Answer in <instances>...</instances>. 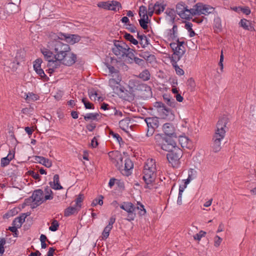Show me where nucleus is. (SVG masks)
I'll return each mask as SVG.
<instances>
[{"instance_id": "nucleus-64", "label": "nucleus", "mask_w": 256, "mask_h": 256, "mask_svg": "<svg viewBox=\"0 0 256 256\" xmlns=\"http://www.w3.org/2000/svg\"><path fill=\"white\" fill-rule=\"evenodd\" d=\"M28 173L30 176H32L35 180H40V176L38 172H36L33 170L28 171Z\"/></svg>"}, {"instance_id": "nucleus-19", "label": "nucleus", "mask_w": 256, "mask_h": 256, "mask_svg": "<svg viewBox=\"0 0 256 256\" xmlns=\"http://www.w3.org/2000/svg\"><path fill=\"white\" fill-rule=\"evenodd\" d=\"M49 184L52 188L55 190H59L62 188V186L60 184V177L58 174L54 175V181L50 182Z\"/></svg>"}, {"instance_id": "nucleus-32", "label": "nucleus", "mask_w": 256, "mask_h": 256, "mask_svg": "<svg viewBox=\"0 0 256 256\" xmlns=\"http://www.w3.org/2000/svg\"><path fill=\"white\" fill-rule=\"evenodd\" d=\"M44 194L45 196V200H52L54 198L53 192L52 190L48 186H46L44 188Z\"/></svg>"}, {"instance_id": "nucleus-44", "label": "nucleus", "mask_w": 256, "mask_h": 256, "mask_svg": "<svg viewBox=\"0 0 256 256\" xmlns=\"http://www.w3.org/2000/svg\"><path fill=\"white\" fill-rule=\"evenodd\" d=\"M110 1L100 2L98 4L97 6L100 8L109 10L110 6Z\"/></svg>"}, {"instance_id": "nucleus-22", "label": "nucleus", "mask_w": 256, "mask_h": 256, "mask_svg": "<svg viewBox=\"0 0 256 256\" xmlns=\"http://www.w3.org/2000/svg\"><path fill=\"white\" fill-rule=\"evenodd\" d=\"M14 158V152L12 154L11 151L9 152L8 156L4 158H2L0 160V166L4 168L10 164V162Z\"/></svg>"}, {"instance_id": "nucleus-52", "label": "nucleus", "mask_w": 256, "mask_h": 256, "mask_svg": "<svg viewBox=\"0 0 256 256\" xmlns=\"http://www.w3.org/2000/svg\"><path fill=\"white\" fill-rule=\"evenodd\" d=\"M206 234V232L202 230H200L198 233L194 236V238L195 240L200 241L202 238L204 237Z\"/></svg>"}, {"instance_id": "nucleus-57", "label": "nucleus", "mask_w": 256, "mask_h": 256, "mask_svg": "<svg viewBox=\"0 0 256 256\" xmlns=\"http://www.w3.org/2000/svg\"><path fill=\"white\" fill-rule=\"evenodd\" d=\"M125 56L128 58V62L130 64L132 63V60L135 58L136 56H135L134 53L132 52H126V54L125 55Z\"/></svg>"}, {"instance_id": "nucleus-6", "label": "nucleus", "mask_w": 256, "mask_h": 256, "mask_svg": "<svg viewBox=\"0 0 256 256\" xmlns=\"http://www.w3.org/2000/svg\"><path fill=\"white\" fill-rule=\"evenodd\" d=\"M129 49L128 46L123 41L114 40V46L112 50V52L118 58H124Z\"/></svg>"}, {"instance_id": "nucleus-53", "label": "nucleus", "mask_w": 256, "mask_h": 256, "mask_svg": "<svg viewBox=\"0 0 256 256\" xmlns=\"http://www.w3.org/2000/svg\"><path fill=\"white\" fill-rule=\"evenodd\" d=\"M186 84L190 88L192 91L194 89L196 86L194 78H188L187 80Z\"/></svg>"}, {"instance_id": "nucleus-55", "label": "nucleus", "mask_w": 256, "mask_h": 256, "mask_svg": "<svg viewBox=\"0 0 256 256\" xmlns=\"http://www.w3.org/2000/svg\"><path fill=\"white\" fill-rule=\"evenodd\" d=\"M196 171L194 169L190 168L188 171V180H192L196 178Z\"/></svg>"}, {"instance_id": "nucleus-14", "label": "nucleus", "mask_w": 256, "mask_h": 256, "mask_svg": "<svg viewBox=\"0 0 256 256\" xmlns=\"http://www.w3.org/2000/svg\"><path fill=\"white\" fill-rule=\"evenodd\" d=\"M216 12L215 8L210 5L204 4L200 2L199 15L204 14L208 16L210 14H214Z\"/></svg>"}, {"instance_id": "nucleus-29", "label": "nucleus", "mask_w": 256, "mask_h": 256, "mask_svg": "<svg viewBox=\"0 0 256 256\" xmlns=\"http://www.w3.org/2000/svg\"><path fill=\"white\" fill-rule=\"evenodd\" d=\"M137 38L138 39L140 44L142 48H144L149 44L148 40L144 34H140L139 32H138Z\"/></svg>"}, {"instance_id": "nucleus-54", "label": "nucleus", "mask_w": 256, "mask_h": 256, "mask_svg": "<svg viewBox=\"0 0 256 256\" xmlns=\"http://www.w3.org/2000/svg\"><path fill=\"white\" fill-rule=\"evenodd\" d=\"M6 243V239L4 238H0V256L4 253V246Z\"/></svg>"}, {"instance_id": "nucleus-43", "label": "nucleus", "mask_w": 256, "mask_h": 256, "mask_svg": "<svg viewBox=\"0 0 256 256\" xmlns=\"http://www.w3.org/2000/svg\"><path fill=\"white\" fill-rule=\"evenodd\" d=\"M138 14L140 18H148L146 8L144 6H142L140 7Z\"/></svg>"}, {"instance_id": "nucleus-5", "label": "nucleus", "mask_w": 256, "mask_h": 256, "mask_svg": "<svg viewBox=\"0 0 256 256\" xmlns=\"http://www.w3.org/2000/svg\"><path fill=\"white\" fill-rule=\"evenodd\" d=\"M166 158L170 164L174 168H176L180 164V160L182 156V150L178 146H176L172 150L168 151Z\"/></svg>"}, {"instance_id": "nucleus-3", "label": "nucleus", "mask_w": 256, "mask_h": 256, "mask_svg": "<svg viewBox=\"0 0 256 256\" xmlns=\"http://www.w3.org/2000/svg\"><path fill=\"white\" fill-rule=\"evenodd\" d=\"M155 160L148 159L145 163L143 169V180L146 186L145 188H149V184H152L155 180L156 174Z\"/></svg>"}, {"instance_id": "nucleus-56", "label": "nucleus", "mask_w": 256, "mask_h": 256, "mask_svg": "<svg viewBox=\"0 0 256 256\" xmlns=\"http://www.w3.org/2000/svg\"><path fill=\"white\" fill-rule=\"evenodd\" d=\"M84 198V196L83 194H79L78 197L76 198V206H78L80 208H81L80 203L83 201Z\"/></svg>"}, {"instance_id": "nucleus-21", "label": "nucleus", "mask_w": 256, "mask_h": 256, "mask_svg": "<svg viewBox=\"0 0 256 256\" xmlns=\"http://www.w3.org/2000/svg\"><path fill=\"white\" fill-rule=\"evenodd\" d=\"M34 158L36 162L42 164L46 168H50L52 166V161L42 156H35Z\"/></svg>"}, {"instance_id": "nucleus-1", "label": "nucleus", "mask_w": 256, "mask_h": 256, "mask_svg": "<svg viewBox=\"0 0 256 256\" xmlns=\"http://www.w3.org/2000/svg\"><path fill=\"white\" fill-rule=\"evenodd\" d=\"M48 38L47 48H41L40 51L45 60L48 62V66H50L51 62H54V60L62 56V54L70 50V46L62 42L64 39L60 36V33L56 34L51 32L49 34Z\"/></svg>"}, {"instance_id": "nucleus-24", "label": "nucleus", "mask_w": 256, "mask_h": 256, "mask_svg": "<svg viewBox=\"0 0 256 256\" xmlns=\"http://www.w3.org/2000/svg\"><path fill=\"white\" fill-rule=\"evenodd\" d=\"M213 28L216 33H218L222 30V20L220 17L216 16L214 18Z\"/></svg>"}, {"instance_id": "nucleus-47", "label": "nucleus", "mask_w": 256, "mask_h": 256, "mask_svg": "<svg viewBox=\"0 0 256 256\" xmlns=\"http://www.w3.org/2000/svg\"><path fill=\"white\" fill-rule=\"evenodd\" d=\"M110 134L114 138H115L120 145L124 144V142L122 140V138L117 133H115L112 130L110 131Z\"/></svg>"}, {"instance_id": "nucleus-51", "label": "nucleus", "mask_w": 256, "mask_h": 256, "mask_svg": "<svg viewBox=\"0 0 256 256\" xmlns=\"http://www.w3.org/2000/svg\"><path fill=\"white\" fill-rule=\"evenodd\" d=\"M82 101L86 109H94V105L92 103L87 101L86 98H83Z\"/></svg>"}, {"instance_id": "nucleus-63", "label": "nucleus", "mask_w": 256, "mask_h": 256, "mask_svg": "<svg viewBox=\"0 0 256 256\" xmlns=\"http://www.w3.org/2000/svg\"><path fill=\"white\" fill-rule=\"evenodd\" d=\"M18 227L16 226H10L8 228L10 232L14 233V236L15 237H18Z\"/></svg>"}, {"instance_id": "nucleus-62", "label": "nucleus", "mask_w": 256, "mask_h": 256, "mask_svg": "<svg viewBox=\"0 0 256 256\" xmlns=\"http://www.w3.org/2000/svg\"><path fill=\"white\" fill-rule=\"evenodd\" d=\"M172 33L170 34V37L172 39H175L177 38V32H178V27L176 24H174L172 28Z\"/></svg>"}, {"instance_id": "nucleus-20", "label": "nucleus", "mask_w": 256, "mask_h": 256, "mask_svg": "<svg viewBox=\"0 0 256 256\" xmlns=\"http://www.w3.org/2000/svg\"><path fill=\"white\" fill-rule=\"evenodd\" d=\"M166 4L163 2H156L154 5H153L152 8L154 9V12L156 14L159 15L162 12L164 11L166 8Z\"/></svg>"}, {"instance_id": "nucleus-7", "label": "nucleus", "mask_w": 256, "mask_h": 256, "mask_svg": "<svg viewBox=\"0 0 256 256\" xmlns=\"http://www.w3.org/2000/svg\"><path fill=\"white\" fill-rule=\"evenodd\" d=\"M76 60V55L71 52L70 48L66 52L62 54V56L59 57L57 60H54V62H60L62 64L71 66L74 64Z\"/></svg>"}, {"instance_id": "nucleus-48", "label": "nucleus", "mask_w": 256, "mask_h": 256, "mask_svg": "<svg viewBox=\"0 0 256 256\" xmlns=\"http://www.w3.org/2000/svg\"><path fill=\"white\" fill-rule=\"evenodd\" d=\"M42 62V60L40 58H37L34 62L33 68L34 71L36 70L42 68L41 65Z\"/></svg>"}, {"instance_id": "nucleus-37", "label": "nucleus", "mask_w": 256, "mask_h": 256, "mask_svg": "<svg viewBox=\"0 0 256 256\" xmlns=\"http://www.w3.org/2000/svg\"><path fill=\"white\" fill-rule=\"evenodd\" d=\"M140 26L144 30H147L148 28V23L150 22V20L148 18H140V19L138 20Z\"/></svg>"}, {"instance_id": "nucleus-46", "label": "nucleus", "mask_w": 256, "mask_h": 256, "mask_svg": "<svg viewBox=\"0 0 256 256\" xmlns=\"http://www.w3.org/2000/svg\"><path fill=\"white\" fill-rule=\"evenodd\" d=\"M103 199L104 196L102 195H100L98 198H96L93 200L92 203V206H94L98 204L102 206L103 204Z\"/></svg>"}, {"instance_id": "nucleus-16", "label": "nucleus", "mask_w": 256, "mask_h": 256, "mask_svg": "<svg viewBox=\"0 0 256 256\" xmlns=\"http://www.w3.org/2000/svg\"><path fill=\"white\" fill-rule=\"evenodd\" d=\"M133 167L134 164L132 160L128 158H126L124 160V168L122 174L124 176H128L131 174L130 170Z\"/></svg>"}, {"instance_id": "nucleus-26", "label": "nucleus", "mask_w": 256, "mask_h": 256, "mask_svg": "<svg viewBox=\"0 0 256 256\" xmlns=\"http://www.w3.org/2000/svg\"><path fill=\"white\" fill-rule=\"evenodd\" d=\"M200 2L197 3L194 6V8L188 9L186 8V15H188V20L191 18V16L196 14L199 15Z\"/></svg>"}, {"instance_id": "nucleus-49", "label": "nucleus", "mask_w": 256, "mask_h": 256, "mask_svg": "<svg viewBox=\"0 0 256 256\" xmlns=\"http://www.w3.org/2000/svg\"><path fill=\"white\" fill-rule=\"evenodd\" d=\"M176 11L173 8H167L165 13L168 16L173 20L176 16Z\"/></svg>"}, {"instance_id": "nucleus-18", "label": "nucleus", "mask_w": 256, "mask_h": 256, "mask_svg": "<svg viewBox=\"0 0 256 256\" xmlns=\"http://www.w3.org/2000/svg\"><path fill=\"white\" fill-rule=\"evenodd\" d=\"M186 52V48L184 46H177L176 52H174L172 56L170 58V60H180L181 58L184 54Z\"/></svg>"}, {"instance_id": "nucleus-13", "label": "nucleus", "mask_w": 256, "mask_h": 256, "mask_svg": "<svg viewBox=\"0 0 256 256\" xmlns=\"http://www.w3.org/2000/svg\"><path fill=\"white\" fill-rule=\"evenodd\" d=\"M176 11L177 14L182 19L188 20V15H186L187 6L185 4L180 2L176 5Z\"/></svg>"}, {"instance_id": "nucleus-31", "label": "nucleus", "mask_w": 256, "mask_h": 256, "mask_svg": "<svg viewBox=\"0 0 256 256\" xmlns=\"http://www.w3.org/2000/svg\"><path fill=\"white\" fill-rule=\"evenodd\" d=\"M165 102L169 106L174 108L176 106V104L175 100L174 98H172L170 95L167 94H164L162 96Z\"/></svg>"}, {"instance_id": "nucleus-50", "label": "nucleus", "mask_w": 256, "mask_h": 256, "mask_svg": "<svg viewBox=\"0 0 256 256\" xmlns=\"http://www.w3.org/2000/svg\"><path fill=\"white\" fill-rule=\"evenodd\" d=\"M112 228H110L109 226H106L103 232H102V238L104 240H106L109 236L110 235V231L112 230Z\"/></svg>"}, {"instance_id": "nucleus-40", "label": "nucleus", "mask_w": 256, "mask_h": 256, "mask_svg": "<svg viewBox=\"0 0 256 256\" xmlns=\"http://www.w3.org/2000/svg\"><path fill=\"white\" fill-rule=\"evenodd\" d=\"M106 66L107 68L109 70L110 73V74H114V75L112 76L113 77L114 76H118V75H120L119 71L116 70L114 66H112L108 62L106 63Z\"/></svg>"}, {"instance_id": "nucleus-4", "label": "nucleus", "mask_w": 256, "mask_h": 256, "mask_svg": "<svg viewBox=\"0 0 256 256\" xmlns=\"http://www.w3.org/2000/svg\"><path fill=\"white\" fill-rule=\"evenodd\" d=\"M156 146L160 149L168 152L172 150L176 146V143L172 138L162 134H158L154 136Z\"/></svg>"}, {"instance_id": "nucleus-10", "label": "nucleus", "mask_w": 256, "mask_h": 256, "mask_svg": "<svg viewBox=\"0 0 256 256\" xmlns=\"http://www.w3.org/2000/svg\"><path fill=\"white\" fill-rule=\"evenodd\" d=\"M32 198L34 200V203L31 205V208L34 209L45 202L47 200H45L44 191L42 189L35 190L32 195Z\"/></svg>"}, {"instance_id": "nucleus-36", "label": "nucleus", "mask_w": 256, "mask_h": 256, "mask_svg": "<svg viewBox=\"0 0 256 256\" xmlns=\"http://www.w3.org/2000/svg\"><path fill=\"white\" fill-rule=\"evenodd\" d=\"M124 38L128 41L130 42L132 44L134 45H138V40L135 39L133 36L128 34V32H125L124 35Z\"/></svg>"}, {"instance_id": "nucleus-25", "label": "nucleus", "mask_w": 256, "mask_h": 256, "mask_svg": "<svg viewBox=\"0 0 256 256\" xmlns=\"http://www.w3.org/2000/svg\"><path fill=\"white\" fill-rule=\"evenodd\" d=\"M116 166L122 174V172L124 171V162L123 161V158L121 154H118L116 158Z\"/></svg>"}, {"instance_id": "nucleus-17", "label": "nucleus", "mask_w": 256, "mask_h": 256, "mask_svg": "<svg viewBox=\"0 0 256 256\" xmlns=\"http://www.w3.org/2000/svg\"><path fill=\"white\" fill-rule=\"evenodd\" d=\"M162 130L164 135L172 136L175 134V128L171 123H166L162 126Z\"/></svg>"}, {"instance_id": "nucleus-27", "label": "nucleus", "mask_w": 256, "mask_h": 256, "mask_svg": "<svg viewBox=\"0 0 256 256\" xmlns=\"http://www.w3.org/2000/svg\"><path fill=\"white\" fill-rule=\"evenodd\" d=\"M130 118H126L119 122V126L122 130L126 132L130 126Z\"/></svg>"}, {"instance_id": "nucleus-2", "label": "nucleus", "mask_w": 256, "mask_h": 256, "mask_svg": "<svg viewBox=\"0 0 256 256\" xmlns=\"http://www.w3.org/2000/svg\"><path fill=\"white\" fill-rule=\"evenodd\" d=\"M228 123V118L225 116L219 119L216 124V129L213 136L212 148L214 152H220L222 148L221 141L225 136L226 126Z\"/></svg>"}, {"instance_id": "nucleus-23", "label": "nucleus", "mask_w": 256, "mask_h": 256, "mask_svg": "<svg viewBox=\"0 0 256 256\" xmlns=\"http://www.w3.org/2000/svg\"><path fill=\"white\" fill-rule=\"evenodd\" d=\"M120 207L127 212L135 211L136 210V206L131 202H124Z\"/></svg>"}, {"instance_id": "nucleus-28", "label": "nucleus", "mask_w": 256, "mask_h": 256, "mask_svg": "<svg viewBox=\"0 0 256 256\" xmlns=\"http://www.w3.org/2000/svg\"><path fill=\"white\" fill-rule=\"evenodd\" d=\"M240 26L246 30L252 31L254 28L252 26L251 22L246 19H242L239 23Z\"/></svg>"}, {"instance_id": "nucleus-15", "label": "nucleus", "mask_w": 256, "mask_h": 256, "mask_svg": "<svg viewBox=\"0 0 256 256\" xmlns=\"http://www.w3.org/2000/svg\"><path fill=\"white\" fill-rule=\"evenodd\" d=\"M60 36L63 38L68 42L71 44L78 42L80 40V37L77 34H65L60 32Z\"/></svg>"}, {"instance_id": "nucleus-45", "label": "nucleus", "mask_w": 256, "mask_h": 256, "mask_svg": "<svg viewBox=\"0 0 256 256\" xmlns=\"http://www.w3.org/2000/svg\"><path fill=\"white\" fill-rule=\"evenodd\" d=\"M58 222L56 220H54L51 222V226L49 227V230L52 232L56 231L59 227Z\"/></svg>"}, {"instance_id": "nucleus-38", "label": "nucleus", "mask_w": 256, "mask_h": 256, "mask_svg": "<svg viewBox=\"0 0 256 256\" xmlns=\"http://www.w3.org/2000/svg\"><path fill=\"white\" fill-rule=\"evenodd\" d=\"M35 72L44 82H48L49 80V78L45 74L43 69H38L35 70Z\"/></svg>"}, {"instance_id": "nucleus-58", "label": "nucleus", "mask_w": 256, "mask_h": 256, "mask_svg": "<svg viewBox=\"0 0 256 256\" xmlns=\"http://www.w3.org/2000/svg\"><path fill=\"white\" fill-rule=\"evenodd\" d=\"M136 218V214L134 212V211H132L130 212H128L127 218H126L128 222H131L134 220Z\"/></svg>"}, {"instance_id": "nucleus-9", "label": "nucleus", "mask_w": 256, "mask_h": 256, "mask_svg": "<svg viewBox=\"0 0 256 256\" xmlns=\"http://www.w3.org/2000/svg\"><path fill=\"white\" fill-rule=\"evenodd\" d=\"M147 125L146 136L149 137L154 134L159 126V120L157 117H148L144 119Z\"/></svg>"}, {"instance_id": "nucleus-12", "label": "nucleus", "mask_w": 256, "mask_h": 256, "mask_svg": "<svg viewBox=\"0 0 256 256\" xmlns=\"http://www.w3.org/2000/svg\"><path fill=\"white\" fill-rule=\"evenodd\" d=\"M154 106L157 108L158 112L163 118H166L170 114H172L170 108H167L164 104L161 102H154Z\"/></svg>"}, {"instance_id": "nucleus-34", "label": "nucleus", "mask_w": 256, "mask_h": 256, "mask_svg": "<svg viewBox=\"0 0 256 256\" xmlns=\"http://www.w3.org/2000/svg\"><path fill=\"white\" fill-rule=\"evenodd\" d=\"M79 210L80 208L78 210L76 206H69L64 210V215L65 216H69L77 213Z\"/></svg>"}, {"instance_id": "nucleus-42", "label": "nucleus", "mask_w": 256, "mask_h": 256, "mask_svg": "<svg viewBox=\"0 0 256 256\" xmlns=\"http://www.w3.org/2000/svg\"><path fill=\"white\" fill-rule=\"evenodd\" d=\"M137 204L139 206H136V210H139L138 212L140 216H142L146 214V210L144 208V206L140 202H138Z\"/></svg>"}, {"instance_id": "nucleus-59", "label": "nucleus", "mask_w": 256, "mask_h": 256, "mask_svg": "<svg viewBox=\"0 0 256 256\" xmlns=\"http://www.w3.org/2000/svg\"><path fill=\"white\" fill-rule=\"evenodd\" d=\"M133 62L136 63L140 66H144L145 64V61L144 60L138 57L134 58V59L132 60V63Z\"/></svg>"}, {"instance_id": "nucleus-39", "label": "nucleus", "mask_w": 256, "mask_h": 256, "mask_svg": "<svg viewBox=\"0 0 256 256\" xmlns=\"http://www.w3.org/2000/svg\"><path fill=\"white\" fill-rule=\"evenodd\" d=\"M192 24L188 22H186L185 24L184 28L188 30L189 32V36L190 37H193L196 35L194 31L192 28Z\"/></svg>"}, {"instance_id": "nucleus-61", "label": "nucleus", "mask_w": 256, "mask_h": 256, "mask_svg": "<svg viewBox=\"0 0 256 256\" xmlns=\"http://www.w3.org/2000/svg\"><path fill=\"white\" fill-rule=\"evenodd\" d=\"M129 32L132 33H134L136 31V28L133 24H127V26L126 28Z\"/></svg>"}, {"instance_id": "nucleus-41", "label": "nucleus", "mask_w": 256, "mask_h": 256, "mask_svg": "<svg viewBox=\"0 0 256 256\" xmlns=\"http://www.w3.org/2000/svg\"><path fill=\"white\" fill-rule=\"evenodd\" d=\"M139 76L140 78L144 80H148L150 78V74L148 70H144L139 74Z\"/></svg>"}, {"instance_id": "nucleus-33", "label": "nucleus", "mask_w": 256, "mask_h": 256, "mask_svg": "<svg viewBox=\"0 0 256 256\" xmlns=\"http://www.w3.org/2000/svg\"><path fill=\"white\" fill-rule=\"evenodd\" d=\"M180 60H170V63L172 66L174 68L176 74L179 76H182L184 74V71L180 68L177 64V62Z\"/></svg>"}, {"instance_id": "nucleus-60", "label": "nucleus", "mask_w": 256, "mask_h": 256, "mask_svg": "<svg viewBox=\"0 0 256 256\" xmlns=\"http://www.w3.org/2000/svg\"><path fill=\"white\" fill-rule=\"evenodd\" d=\"M111 112L109 114L110 115L114 114L116 116H122V113L121 111L117 110L115 108H111Z\"/></svg>"}, {"instance_id": "nucleus-30", "label": "nucleus", "mask_w": 256, "mask_h": 256, "mask_svg": "<svg viewBox=\"0 0 256 256\" xmlns=\"http://www.w3.org/2000/svg\"><path fill=\"white\" fill-rule=\"evenodd\" d=\"M110 6L109 10H112L114 12L119 11L122 8V6L121 4L116 0H112L110 2Z\"/></svg>"}, {"instance_id": "nucleus-8", "label": "nucleus", "mask_w": 256, "mask_h": 256, "mask_svg": "<svg viewBox=\"0 0 256 256\" xmlns=\"http://www.w3.org/2000/svg\"><path fill=\"white\" fill-rule=\"evenodd\" d=\"M121 80V76L118 75V76H116L115 78H111L109 80L108 86L112 89L115 94L123 96L122 93L124 92V88L120 86V82Z\"/></svg>"}, {"instance_id": "nucleus-35", "label": "nucleus", "mask_w": 256, "mask_h": 256, "mask_svg": "<svg viewBox=\"0 0 256 256\" xmlns=\"http://www.w3.org/2000/svg\"><path fill=\"white\" fill-rule=\"evenodd\" d=\"M98 113H88L85 116H84V120L86 121L90 120L98 121V117L99 116Z\"/></svg>"}, {"instance_id": "nucleus-11", "label": "nucleus", "mask_w": 256, "mask_h": 256, "mask_svg": "<svg viewBox=\"0 0 256 256\" xmlns=\"http://www.w3.org/2000/svg\"><path fill=\"white\" fill-rule=\"evenodd\" d=\"M137 90L139 92V94L143 99H147L152 97L151 88L144 84H138L137 86Z\"/></svg>"}]
</instances>
